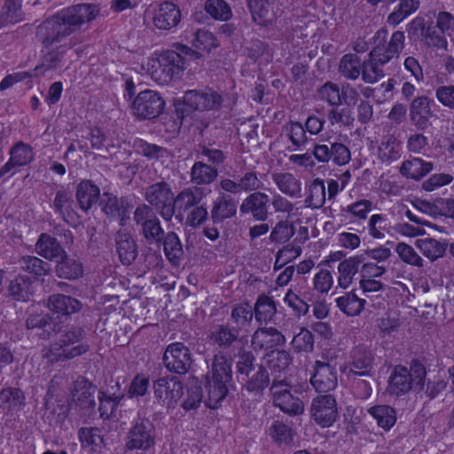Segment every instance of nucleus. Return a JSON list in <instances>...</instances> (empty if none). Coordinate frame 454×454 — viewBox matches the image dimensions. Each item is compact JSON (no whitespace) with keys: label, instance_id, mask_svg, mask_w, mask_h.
<instances>
[{"label":"nucleus","instance_id":"f257e3e1","mask_svg":"<svg viewBox=\"0 0 454 454\" xmlns=\"http://www.w3.org/2000/svg\"><path fill=\"white\" fill-rule=\"evenodd\" d=\"M98 14L99 8L94 4L69 6L43 20L36 27L35 36L44 48H50L93 21Z\"/></svg>","mask_w":454,"mask_h":454},{"label":"nucleus","instance_id":"f03ea898","mask_svg":"<svg viewBox=\"0 0 454 454\" xmlns=\"http://www.w3.org/2000/svg\"><path fill=\"white\" fill-rule=\"evenodd\" d=\"M387 35V30L382 27L373 35L374 47L369 52L368 58L363 60L361 77L365 83L373 84L384 77L381 66L398 57L404 48L405 35L403 31L394 32L389 41Z\"/></svg>","mask_w":454,"mask_h":454},{"label":"nucleus","instance_id":"7ed1b4c3","mask_svg":"<svg viewBox=\"0 0 454 454\" xmlns=\"http://www.w3.org/2000/svg\"><path fill=\"white\" fill-rule=\"evenodd\" d=\"M85 332L82 327L74 326L62 333L59 340L42 350V357L48 366L64 363L85 354L90 346L82 343Z\"/></svg>","mask_w":454,"mask_h":454},{"label":"nucleus","instance_id":"20e7f679","mask_svg":"<svg viewBox=\"0 0 454 454\" xmlns=\"http://www.w3.org/2000/svg\"><path fill=\"white\" fill-rule=\"evenodd\" d=\"M176 49L178 51H163L152 64V77L158 82L168 83L173 78L179 76L186 64L185 56L198 58V53L188 46L179 44Z\"/></svg>","mask_w":454,"mask_h":454},{"label":"nucleus","instance_id":"39448f33","mask_svg":"<svg viewBox=\"0 0 454 454\" xmlns=\"http://www.w3.org/2000/svg\"><path fill=\"white\" fill-rule=\"evenodd\" d=\"M427 371L418 360H412L408 369L403 365L394 367L388 380V392L397 396L408 393L413 387L422 389Z\"/></svg>","mask_w":454,"mask_h":454},{"label":"nucleus","instance_id":"423d86ee","mask_svg":"<svg viewBox=\"0 0 454 454\" xmlns=\"http://www.w3.org/2000/svg\"><path fill=\"white\" fill-rule=\"evenodd\" d=\"M145 199L149 203L148 206L154 207L165 221H171L174 192L167 182L160 181L149 185L145 189Z\"/></svg>","mask_w":454,"mask_h":454},{"label":"nucleus","instance_id":"0eeeda50","mask_svg":"<svg viewBox=\"0 0 454 454\" xmlns=\"http://www.w3.org/2000/svg\"><path fill=\"white\" fill-rule=\"evenodd\" d=\"M134 222L140 226L143 237L148 243H160L163 239L164 231L153 208L142 204L134 211Z\"/></svg>","mask_w":454,"mask_h":454},{"label":"nucleus","instance_id":"6e6552de","mask_svg":"<svg viewBox=\"0 0 454 454\" xmlns=\"http://www.w3.org/2000/svg\"><path fill=\"white\" fill-rule=\"evenodd\" d=\"M165 101L160 95L151 90L137 94L131 106L132 113L139 119H153L163 111Z\"/></svg>","mask_w":454,"mask_h":454},{"label":"nucleus","instance_id":"1a4fd4ad","mask_svg":"<svg viewBox=\"0 0 454 454\" xmlns=\"http://www.w3.org/2000/svg\"><path fill=\"white\" fill-rule=\"evenodd\" d=\"M163 362L168 371L185 374L192 368V353L182 342L169 344L163 355Z\"/></svg>","mask_w":454,"mask_h":454},{"label":"nucleus","instance_id":"9d476101","mask_svg":"<svg viewBox=\"0 0 454 454\" xmlns=\"http://www.w3.org/2000/svg\"><path fill=\"white\" fill-rule=\"evenodd\" d=\"M310 415L322 427H331L337 419L339 412L337 402L333 395H319L313 398Z\"/></svg>","mask_w":454,"mask_h":454},{"label":"nucleus","instance_id":"9b49d317","mask_svg":"<svg viewBox=\"0 0 454 454\" xmlns=\"http://www.w3.org/2000/svg\"><path fill=\"white\" fill-rule=\"evenodd\" d=\"M312 154L320 163L332 161L337 166L346 165L351 159L348 146L339 142L328 141L326 144H315Z\"/></svg>","mask_w":454,"mask_h":454},{"label":"nucleus","instance_id":"f8f14e48","mask_svg":"<svg viewBox=\"0 0 454 454\" xmlns=\"http://www.w3.org/2000/svg\"><path fill=\"white\" fill-rule=\"evenodd\" d=\"M219 187L230 194L241 192L253 193L260 192L263 188V183L259 177V173L254 170L246 171L235 180L225 177L219 182Z\"/></svg>","mask_w":454,"mask_h":454},{"label":"nucleus","instance_id":"ddd939ff","mask_svg":"<svg viewBox=\"0 0 454 454\" xmlns=\"http://www.w3.org/2000/svg\"><path fill=\"white\" fill-rule=\"evenodd\" d=\"M310 383L318 393H328L338 385L335 367L328 362L316 361Z\"/></svg>","mask_w":454,"mask_h":454},{"label":"nucleus","instance_id":"4468645a","mask_svg":"<svg viewBox=\"0 0 454 454\" xmlns=\"http://www.w3.org/2000/svg\"><path fill=\"white\" fill-rule=\"evenodd\" d=\"M154 396L159 403L174 405L183 395V384L176 377H162L153 382Z\"/></svg>","mask_w":454,"mask_h":454},{"label":"nucleus","instance_id":"2eb2a0df","mask_svg":"<svg viewBox=\"0 0 454 454\" xmlns=\"http://www.w3.org/2000/svg\"><path fill=\"white\" fill-rule=\"evenodd\" d=\"M154 444V427L149 419H141L130 428L127 447L129 450L150 449Z\"/></svg>","mask_w":454,"mask_h":454},{"label":"nucleus","instance_id":"dca6fc26","mask_svg":"<svg viewBox=\"0 0 454 454\" xmlns=\"http://www.w3.org/2000/svg\"><path fill=\"white\" fill-rule=\"evenodd\" d=\"M99 205L108 218L119 220L121 226L126 224L131 207L126 198H118L113 193L104 192L99 200Z\"/></svg>","mask_w":454,"mask_h":454},{"label":"nucleus","instance_id":"f3484780","mask_svg":"<svg viewBox=\"0 0 454 454\" xmlns=\"http://www.w3.org/2000/svg\"><path fill=\"white\" fill-rule=\"evenodd\" d=\"M180 20V9L172 2L160 3L152 12L153 25L160 30H170L176 27Z\"/></svg>","mask_w":454,"mask_h":454},{"label":"nucleus","instance_id":"a211bd4d","mask_svg":"<svg viewBox=\"0 0 454 454\" xmlns=\"http://www.w3.org/2000/svg\"><path fill=\"white\" fill-rule=\"evenodd\" d=\"M203 198L204 193L201 188L198 186L184 188L174 197L173 216L176 215V218L182 221L184 214L200 205Z\"/></svg>","mask_w":454,"mask_h":454},{"label":"nucleus","instance_id":"6ab92c4d","mask_svg":"<svg viewBox=\"0 0 454 454\" xmlns=\"http://www.w3.org/2000/svg\"><path fill=\"white\" fill-rule=\"evenodd\" d=\"M269 201L268 194L262 192H253L242 200L239 210L243 215H251L256 221L264 222L270 215Z\"/></svg>","mask_w":454,"mask_h":454},{"label":"nucleus","instance_id":"aec40b11","mask_svg":"<svg viewBox=\"0 0 454 454\" xmlns=\"http://www.w3.org/2000/svg\"><path fill=\"white\" fill-rule=\"evenodd\" d=\"M184 100L187 106L200 111L218 109L223 103L222 96L209 89L187 91Z\"/></svg>","mask_w":454,"mask_h":454},{"label":"nucleus","instance_id":"412c9836","mask_svg":"<svg viewBox=\"0 0 454 454\" xmlns=\"http://www.w3.org/2000/svg\"><path fill=\"white\" fill-rule=\"evenodd\" d=\"M286 340L284 334L274 327H260L254 331L251 346L254 351L267 350L282 346Z\"/></svg>","mask_w":454,"mask_h":454},{"label":"nucleus","instance_id":"4be33fe9","mask_svg":"<svg viewBox=\"0 0 454 454\" xmlns=\"http://www.w3.org/2000/svg\"><path fill=\"white\" fill-rule=\"evenodd\" d=\"M410 119L419 130H425L430 125L434 116L430 107V99L426 96L415 98L410 105Z\"/></svg>","mask_w":454,"mask_h":454},{"label":"nucleus","instance_id":"5701e85b","mask_svg":"<svg viewBox=\"0 0 454 454\" xmlns=\"http://www.w3.org/2000/svg\"><path fill=\"white\" fill-rule=\"evenodd\" d=\"M119 259L124 265H130L137 257V246L132 235L126 231H118L114 237Z\"/></svg>","mask_w":454,"mask_h":454},{"label":"nucleus","instance_id":"b1692460","mask_svg":"<svg viewBox=\"0 0 454 454\" xmlns=\"http://www.w3.org/2000/svg\"><path fill=\"white\" fill-rule=\"evenodd\" d=\"M96 386L92 385L86 378L79 377L72 389V397L81 409H90L96 404Z\"/></svg>","mask_w":454,"mask_h":454},{"label":"nucleus","instance_id":"393cba45","mask_svg":"<svg viewBox=\"0 0 454 454\" xmlns=\"http://www.w3.org/2000/svg\"><path fill=\"white\" fill-rule=\"evenodd\" d=\"M275 1L247 0V6L255 23L267 27L276 20Z\"/></svg>","mask_w":454,"mask_h":454},{"label":"nucleus","instance_id":"a878e982","mask_svg":"<svg viewBox=\"0 0 454 454\" xmlns=\"http://www.w3.org/2000/svg\"><path fill=\"white\" fill-rule=\"evenodd\" d=\"M79 300L61 294L50 295L47 300L48 309L59 316H70L82 309Z\"/></svg>","mask_w":454,"mask_h":454},{"label":"nucleus","instance_id":"bb28decb","mask_svg":"<svg viewBox=\"0 0 454 454\" xmlns=\"http://www.w3.org/2000/svg\"><path fill=\"white\" fill-rule=\"evenodd\" d=\"M237 213V201L230 194L221 193L213 202L211 219L214 223H222Z\"/></svg>","mask_w":454,"mask_h":454},{"label":"nucleus","instance_id":"cd10ccee","mask_svg":"<svg viewBox=\"0 0 454 454\" xmlns=\"http://www.w3.org/2000/svg\"><path fill=\"white\" fill-rule=\"evenodd\" d=\"M32 148L22 143L15 144L10 150L9 160L0 168V177L10 172L15 167L28 164L33 160Z\"/></svg>","mask_w":454,"mask_h":454},{"label":"nucleus","instance_id":"c85d7f7f","mask_svg":"<svg viewBox=\"0 0 454 454\" xmlns=\"http://www.w3.org/2000/svg\"><path fill=\"white\" fill-rule=\"evenodd\" d=\"M273 403L275 406L278 407L283 412L290 416L300 415L304 411V404L300 398L294 396L286 388L283 391L275 390Z\"/></svg>","mask_w":454,"mask_h":454},{"label":"nucleus","instance_id":"c756f323","mask_svg":"<svg viewBox=\"0 0 454 454\" xmlns=\"http://www.w3.org/2000/svg\"><path fill=\"white\" fill-rule=\"evenodd\" d=\"M364 259V254H359L345 259L339 263L338 285L340 287L347 289L351 285Z\"/></svg>","mask_w":454,"mask_h":454},{"label":"nucleus","instance_id":"7c9ffc66","mask_svg":"<svg viewBox=\"0 0 454 454\" xmlns=\"http://www.w3.org/2000/svg\"><path fill=\"white\" fill-rule=\"evenodd\" d=\"M36 253L47 260L52 261L65 255V250L56 238L42 233L35 244Z\"/></svg>","mask_w":454,"mask_h":454},{"label":"nucleus","instance_id":"2f4dec72","mask_svg":"<svg viewBox=\"0 0 454 454\" xmlns=\"http://www.w3.org/2000/svg\"><path fill=\"white\" fill-rule=\"evenodd\" d=\"M8 293L16 301L27 302L34 294L33 282L26 276H17L10 282Z\"/></svg>","mask_w":454,"mask_h":454},{"label":"nucleus","instance_id":"473e14b6","mask_svg":"<svg viewBox=\"0 0 454 454\" xmlns=\"http://www.w3.org/2000/svg\"><path fill=\"white\" fill-rule=\"evenodd\" d=\"M373 356L364 348H356L351 356L350 372L364 376L368 375L372 368Z\"/></svg>","mask_w":454,"mask_h":454},{"label":"nucleus","instance_id":"72a5a7b5","mask_svg":"<svg viewBox=\"0 0 454 454\" xmlns=\"http://www.w3.org/2000/svg\"><path fill=\"white\" fill-rule=\"evenodd\" d=\"M272 180L278 190L291 198L301 197V182L291 173H275Z\"/></svg>","mask_w":454,"mask_h":454},{"label":"nucleus","instance_id":"f704fd0d","mask_svg":"<svg viewBox=\"0 0 454 454\" xmlns=\"http://www.w3.org/2000/svg\"><path fill=\"white\" fill-rule=\"evenodd\" d=\"M77 44V38L72 37L68 43L57 46L46 52L42 59V64L35 68V71L44 68L56 69L60 67L62 58L67 49H71Z\"/></svg>","mask_w":454,"mask_h":454},{"label":"nucleus","instance_id":"c9c22d12","mask_svg":"<svg viewBox=\"0 0 454 454\" xmlns=\"http://www.w3.org/2000/svg\"><path fill=\"white\" fill-rule=\"evenodd\" d=\"M253 317V308L248 303L235 304L232 307L231 318L227 324L240 333L251 325Z\"/></svg>","mask_w":454,"mask_h":454},{"label":"nucleus","instance_id":"e433bc0d","mask_svg":"<svg viewBox=\"0 0 454 454\" xmlns=\"http://www.w3.org/2000/svg\"><path fill=\"white\" fill-rule=\"evenodd\" d=\"M209 379L229 384L232 379L231 363L221 352L214 356L211 372L207 374Z\"/></svg>","mask_w":454,"mask_h":454},{"label":"nucleus","instance_id":"4c0bfd02","mask_svg":"<svg viewBox=\"0 0 454 454\" xmlns=\"http://www.w3.org/2000/svg\"><path fill=\"white\" fill-rule=\"evenodd\" d=\"M217 168L207 165L203 161H196L191 168V182L196 185L210 184L217 178Z\"/></svg>","mask_w":454,"mask_h":454},{"label":"nucleus","instance_id":"58836bf2","mask_svg":"<svg viewBox=\"0 0 454 454\" xmlns=\"http://www.w3.org/2000/svg\"><path fill=\"white\" fill-rule=\"evenodd\" d=\"M55 271L59 278L72 280L82 276L83 267L81 262L67 256L65 253L58 262Z\"/></svg>","mask_w":454,"mask_h":454},{"label":"nucleus","instance_id":"ea45409f","mask_svg":"<svg viewBox=\"0 0 454 454\" xmlns=\"http://www.w3.org/2000/svg\"><path fill=\"white\" fill-rule=\"evenodd\" d=\"M363 61L355 53L343 55L339 62L338 71L344 78L356 81L361 75Z\"/></svg>","mask_w":454,"mask_h":454},{"label":"nucleus","instance_id":"a19ab883","mask_svg":"<svg viewBox=\"0 0 454 454\" xmlns=\"http://www.w3.org/2000/svg\"><path fill=\"white\" fill-rule=\"evenodd\" d=\"M99 188L90 181L85 180L79 184L76 190V199L80 207L87 211L99 199Z\"/></svg>","mask_w":454,"mask_h":454},{"label":"nucleus","instance_id":"79ce46f5","mask_svg":"<svg viewBox=\"0 0 454 454\" xmlns=\"http://www.w3.org/2000/svg\"><path fill=\"white\" fill-rule=\"evenodd\" d=\"M433 169V163L420 158H412L403 162L400 173L407 178L419 180Z\"/></svg>","mask_w":454,"mask_h":454},{"label":"nucleus","instance_id":"37998d69","mask_svg":"<svg viewBox=\"0 0 454 454\" xmlns=\"http://www.w3.org/2000/svg\"><path fill=\"white\" fill-rule=\"evenodd\" d=\"M205 387L207 393L204 399L205 404L211 409L218 408L228 394V384L210 380L207 375Z\"/></svg>","mask_w":454,"mask_h":454},{"label":"nucleus","instance_id":"c03bdc74","mask_svg":"<svg viewBox=\"0 0 454 454\" xmlns=\"http://www.w3.org/2000/svg\"><path fill=\"white\" fill-rule=\"evenodd\" d=\"M26 325L27 329L42 330L39 336L43 339H50L56 326L49 314H31L26 320Z\"/></svg>","mask_w":454,"mask_h":454},{"label":"nucleus","instance_id":"a18cd8bd","mask_svg":"<svg viewBox=\"0 0 454 454\" xmlns=\"http://www.w3.org/2000/svg\"><path fill=\"white\" fill-rule=\"evenodd\" d=\"M253 311L257 322L267 323L275 317L277 308L272 298L265 294H261L254 303Z\"/></svg>","mask_w":454,"mask_h":454},{"label":"nucleus","instance_id":"49530a36","mask_svg":"<svg viewBox=\"0 0 454 454\" xmlns=\"http://www.w3.org/2000/svg\"><path fill=\"white\" fill-rule=\"evenodd\" d=\"M368 412L377 421L379 427L385 430H389L396 422L395 410L389 405H375L371 407Z\"/></svg>","mask_w":454,"mask_h":454},{"label":"nucleus","instance_id":"de8ad7c7","mask_svg":"<svg viewBox=\"0 0 454 454\" xmlns=\"http://www.w3.org/2000/svg\"><path fill=\"white\" fill-rule=\"evenodd\" d=\"M337 307L349 317L359 315L365 304V300L359 298L354 291L336 299Z\"/></svg>","mask_w":454,"mask_h":454},{"label":"nucleus","instance_id":"09e8293b","mask_svg":"<svg viewBox=\"0 0 454 454\" xmlns=\"http://www.w3.org/2000/svg\"><path fill=\"white\" fill-rule=\"evenodd\" d=\"M283 132L294 146V150L305 148L308 144L307 131L304 126L299 121H290L283 126Z\"/></svg>","mask_w":454,"mask_h":454},{"label":"nucleus","instance_id":"8fccbe9b","mask_svg":"<svg viewBox=\"0 0 454 454\" xmlns=\"http://www.w3.org/2000/svg\"><path fill=\"white\" fill-rule=\"evenodd\" d=\"M239 335V331L226 324L217 325L215 331L211 333L210 338L220 348H227L238 340Z\"/></svg>","mask_w":454,"mask_h":454},{"label":"nucleus","instance_id":"3c124183","mask_svg":"<svg viewBox=\"0 0 454 454\" xmlns=\"http://www.w3.org/2000/svg\"><path fill=\"white\" fill-rule=\"evenodd\" d=\"M292 362L291 355L286 350L272 349L265 356V364L272 372H285Z\"/></svg>","mask_w":454,"mask_h":454},{"label":"nucleus","instance_id":"603ef678","mask_svg":"<svg viewBox=\"0 0 454 454\" xmlns=\"http://www.w3.org/2000/svg\"><path fill=\"white\" fill-rule=\"evenodd\" d=\"M419 0H401L398 8L387 16V23L397 26L408 16L415 12L419 7Z\"/></svg>","mask_w":454,"mask_h":454},{"label":"nucleus","instance_id":"864d4df0","mask_svg":"<svg viewBox=\"0 0 454 454\" xmlns=\"http://www.w3.org/2000/svg\"><path fill=\"white\" fill-rule=\"evenodd\" d=\"M309 193L305 199V204L308 207L320 208L325 202V186L324 180L315 178L309 185Z\"/></svg>","mask_w":454,"mask_h":454},{"label":"nucleus","instance_id":"5fc2aeb1","mask_svg":"<svg viewBox=\"0 0 454 454\" xmlns=\"http://www.w3.org/2000/svg\"><path fill=\"white\" fill-rule=\"evenodd\" d=\"M269 434L278 445H289L294 441V430L282 421L275 420L269 429Z\"/></svg>","mask_w":454,"mask_h":454},{"label":"nucleus","instance_id":"6e6d98bb","mask_svg":"<svg viewBox=\"0 0 454 454\" xmlns=\"http://www.w3.org/2000/svg\"><path fill=\"white\" fill-rule=\"evenodd\" d=\"M19 264L23 270L37 277L45 276L50 271V264L35 256H22Z\"/></svg>","mask_w":454,"mask_h":454},{"label":"nucleus","instance_id":"4d7b16f0","mask_svg":"<svg viewBox=\"0 0 454 454\" xmlns=\"http://www.w3.org/2000/svg\"><path fill=\"white\" fill-rule=\"evenodd\" d=\"M246 387L250 392H260L269 386L270 377L264 365H257V369L247 377Z\"/></svg>","mask_w":454,"mask_h":454},{"label":"nucleus","instance_id":"13d9d810","mask_svg":"<svg viewBox=\"0 0 454 454\" xmlns=\"http://www.w3.org/2000/svg\"><path fill=\"white\" fill-rule=\"evenodd\" d=\"M417 246L421 253L431 261H435L442 257L446 249L444 244L434 239L418 240Z\"/></svg>","mask_w":454,"mask_h":454},{"label":"nucleus","instance_id":"bf43d9fd","mask_svg":"<svg viewBox=\"0 0 454 454\" xmlns=\"http://www.w3.org/2000/svg\"><path fill=\"white\" fill-rule=\"evenodd\" d=\"M161 242L165 254L169 261L179 259L183 255L184 251L180 239L175 232L170 231L166 236L163 235Z\"/></svg>","mask_w":454,"mask_h":454},{"label":"nucleus","instance_id":"052dcab7","mask_svg":"<svg viewBox=\"0 0 454 454\" xmlns=\"http://www.w3.org/2000/svg\"><path fill=\"white\" fill-rule=\"evenodd\" d=\"M407 33L410 38L419 36V35L424 37L425 43L428 45L437 46L438 43L441 42L439 36L429 37L425 29V22L422 18H415L407 25Z\"/></svg>","mask_w":454,"mask_h":454},{"label":"nucleus","instance_id":"680f3d73","mask_svg":"<svg viewBox=\"0 0 454 454\" xmlns=\"http://www.w3.org/2000/svg\"><path fill=\"white\" fill-rule=\"evenodd\" d=\"M291 345L297 353L312 352L314 349V336L309 330L301 328L300 333L294 336Z\"/></svg>","mask_w":454,"mask_h":454},{"label":"nucleus","instance_id":"e2e57ef3","mask_svg":"<svg viewBox=\"0 0 454 454\" xmlns=\"http://www.w3.org/2000/svg\"><path fill=\"white\" fill-rule=\"evenodd\" d=\"M22 0H5L1 10V14L5 18V20L12 25L21 21L24 18V13L21 10Z\"/></svg>","mask_w":454,"mask_h":454},{"label":"nucleus","instance_id":"0e129e2a","mask_svg":"<svg viewBox=\"0 0 454 454\" xmlns=\"http://www.w3.org/2000/svg\"><path fill=\"white\" fill-rule=\"evenodd\" d=\"M205 10L215 20H227L231 16V8L223 0H207Z\"/></svg>","mask_w":454,"mask_h":454},{"label":"nucleus","instance_id":"69168bd1","mask_svg":"<svg viewBox=\"0 0 454 454\" xmlns=\"http://www.w3.org/2000/svg\"><path fill=\"white\" fill-rule=\"evenodd\" d=\"M395 252L405 263L417 267L423 266V259L416 253L411 246L403 242L398 243L395 247Z\"/></svg>","mask_w":454,"mask_h":454},{"label":"nucleus","instance_id":"338daca9","mask_svg":"<svg viewBox=\"0 0 454 454\" xmlns=\"http://www.w3.org/2000/svg\"><path fill=\"white\" fill-rule=\"evenodd\" d=\"M340 88L337 83L327 82L318 90V96L333 106L340 105Z\"/></svg>","mask_w":454,"mask_h":454},{"label":"nucleus","instance_id":"774afa93","mask_svg":"<svg viewBox=\"0 0 454 454\" xmlns=\"http://www.w3.org/2000/svg\"><path fill=\"white\" fill-rule=\"evenodd\" d=\"M294 235V225L289 224L286 221H280L273 228L270 239L272 242L286 243Z\"/></svg>","mask_w":454,"mask_h":454}]
</instances>
